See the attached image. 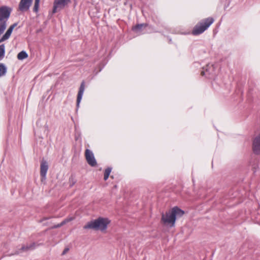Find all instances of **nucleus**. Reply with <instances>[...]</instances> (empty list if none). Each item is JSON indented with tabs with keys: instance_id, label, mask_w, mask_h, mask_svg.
Wrapping results in <instances>:
<instances>
[{
	"instance_id": "nucleus-1",
	"label": "nucleus",
	"mask_w": 260,
	"mask_h": 260,
	"mask_svg": "<svg viewBox=\"0 0 260 260\" xmlns=\"http://www.w3.org/2000/svg\"><path fill=\"white\" fill-rule=\"evenodd\" d=\"M184 213L183 210L178 207H175L165 214L162 213L161 221L165 224L173 227L175 225L176 218L182 216Z\"/></svg>"
},
{
	"instance_id": "nucleus-2",
	"label": "nucleus",
	"mask_w": 260,
	"mask_h": 260,
	"mask_svg": "<svg viewBox=\"0 0 260 260\" xmlns=\"http://www.w3.org/2000/svg\"><path fill=\"white\" fill-rule=\"evenodd\" d=\"M110 221L107 218L99 217L96 219L88 222L84 226V229H92L105 232Z\"/></svg>"
},
{
	"instance_id": "nucleus-3",
	"label": "nucleus",
	"mask_w": 260,
	"mask_h": 260,
	"mask_svg": "<svg viewBox=\"0 0 260 260\" xmlns=\"http://www.w3.org/2000/svg\"><path fill=\"white\" fill-rule=\"evenodd\" d=\"M11 11V8L8 7H0V35L6 28L7 22L10 17Z\"/></svg>"
},
{
	"instance_id": "nucleus-4",
	"label": "nucleus",
	"mask_w": 260,
	"mask_h": 260,
	"mask_svg": "<svg viewBox=\"0 0 260 260\" xmlns=\"http://www.w3.org/2000/svg\"><path fill=\"white\" fill-rule=\"evenodd\" d=\"M214 22L213 18H207L198 23L192 30V34L193 35H198L203 33Z\"/></svg>"
},
{
	"instance_id": "nucleus-5",
	"label": "nucleus",
	"mask_w": 260,
	"mask_h": 260,
	"mask_svg": "<svg viewBox=\"0 0 260 260\" xmlns=\"http://www.w3.org/2000/svg\"><path fill=\"white\" fill-rule=\"evenodd\" d=\"M85 158L87 163L91 167H95L97 165L93 152L87 149L85 152Z\"/></svg>"
},
{
	"instance_id": "nucleus-6",
	"label": "nucleus",
	"mask_w": 260,
	"mask_h": 260,
	"mask_svg": "<svg viewBox=\"0 0 260 260\" xmlns=\"http://www.w3.org/2000/svg\"><path fill=\"white\" fill-rule=\"evenodd\" d=\"M32 0H20L18 10L22 12L27 11L32 4Z\"/></svg>"
},
{
	"instance_id": "nucleus-7",
	"label": "nucleus",
	"mask_w": 260,
	"mask_h": 260,
	"mask_svg": "<svg viewBox=\"0 0 260 260\" xmlns=\"http://www.w3.org/2000/svg\"><path fill=\"white\" fill-rule=\"evenodd\" d=\"M252 149L255 154H260V132L253 139Z\"/></svg>"
},
{
	"instance_id": "nucleus-8",
	"label": "nucleus",
	"mask_w": 260,
	"mask_h": 260,
	"mask_svg": "<svg viewBox=\"0 0 260 260\" xmlns=\"http://www.w3.org/2000/svg\"><path fill=\"white\" fill-rule=\"evenodd\" d=\"M70 1V0H55L53 4L52 13H56L58 11V9H61L63 8Z\"/></svg>"
},
{
	"instance_id": "nucleus-9",
	"label": "nucleus",
	"mask_w": 260,
	"mask_h": 260,
	"mask_svg": "<svg viewBox=\"0 0 260 260\" xmlns=\"http://www.w3.org/2000/svg\"><path fill=\"white\" fill-rule=\"evenodd\" d=\"M48 162L44 160H43L41 162L40 165V175L41 177V181L43 182L46 180V174L48 170Z\"/></svg>"
},
{
	"instance_id": "nucleus-10",
	"label": "nucleus",
	"mask_w": 260,
	"mask_h": 260,
	"mask_svg": "<svg viewBox=\"0 0 260 260\" xmlns=\"http://www.w3.org/2000/svg\"><path fill=\"white\" fill-rule=\"evenodd\" d=\"M36 247V244L35 242H33L29 245H22V247L16 250L14 252L15 254H18L21 253L23 252H26L29 250H32L35 249Z\"/></svg>"
},
{
	"instance_id": "nucleus-11",
	"label": "nucleus",
	"mask_w": 260,
	"mask_h": 260,
	"mask_svg": "<svg viewBox=\"0 0 260 260\" xmlns=\"http://www.w3.org/2000/svg\"><path fill=\"white\" fill-rule=\"evenodd\" d=\"M84 90H85V82L83 81L82 82V83L80 85L78 95H77V104H76V106H77V108H78L79 107V105H80V102L82 100V98Z\"/></svg>"
},
{
	"instance_id": "nucleus-12",
	"label": "nucleus",
	"mask_w": 260,
	"mask_h": 260,
	"mask_svg": "<svg viewBox=\"0 0 260 260\" xmlns=\"http://www.w3.org/2000/svg\"><path fill=\"white\" fill-rule=\"evenodd\" d=\"M17 25V23H15L11 25L8 29L7 30L6 33L3 36V37L0 39V43L3 42L7 40H8L10 37L11 36V35L12 32L13 30Z\"/></svg>"
},
{
	"instance_id": "nucleus-13",
	"label": "nucleus",
	"mask_w": 260,
	"mask_h": 260,
	"mask_svg": "<svg viewBox=\"0 0 260 260\" xmlns=\"http://www.w3.org/2000/svg\"><path fill=\"white\" fill-rule=\"evenodd\" d=\"M148 25L147 24L142 23L138 24L133 27V30L136 33L140 34L144 28H145Z\"/></svg>"
},
{
	"instance_id": "nucleus-14",
	"label": "nucleus",
	"mask_w": 260,
	"mask_h": 260,
	"mask_svg": "<svg viewBox=\"0 0 260 260\" xmlns=\"http://www.w3.org/2000/svg\"><path fill=\"white\" fill-rule=\"evenodd\" d=\"M7 67L4 64L0 63V77L4 76L7 73Z\"/></svg>"
},
{
	"instance_id": "nucleus-15",
	"label": "nucleus",
	"mask_w": 260,
	"mask_h": 260,
	"mask_svg": "<svg viewBox=\"0 0 260 260\" xmlns=\"http://www.w3.org/2000/svg\"><path fill=\"white\" fill-rule=\"evenodd\" d=\"M28 56L27 53L24 51H22L19 52L17 55V58L19 60H23L26 58Z\"/></svg>"
},
{
	"instance_id": "nucleus-16",
	"label": "nucleus",
	"mask_w": 260,
	"mask_h": 260,
	"mask_svg": "<svg viewBox=\"0 0 260 260\" xmlns=\"http://www.w3.org/2000/svg\"><path fill=\"white\" fill-rule=\"evenodd\" d=\"M5 47L4 44L0 45V60L2 59L5 56Z\"/></svg>"
},
{
	"instance_id": "nucleus-17",
	"label": "nucleus",
	"mask_w": 260,
	"mask_h": 260,
	"mask_svg": "<svg viewBox=\"0 0 260 260\" xmlns=\"http://www.w3.org/2000/svg\"><path fill=\"white\" fill-rule=\"evenodd\" d=\"M111 170L112 169L111 168H108L105 170V172H104V179L105 181L107 180L108 179V178H109L110 174L111 172Z\"/></svg>"
},
{
	"instance_id": "nucleus-18",
	"label": "nucleus",
	"mask_w": 260,
	"mask_h": 260,
	"mask_svg": "<svg viewBox=\"0 0 260 260\" xmlns=\"http://www.w3.org/2000/svg\"><path fill=\"white\" fill-rule=\"evenodd\" d=\"M40 1V0L35 1V4L33 8V11L36 13H38L39 11Z\"/></svg>"
},
{
	"instance_id": "nucleus-19",
	"label": "nucleus",
	"mask_w": 260,
	"mask_h": 260,
	"mask_svg": "<svg viewBox=\"0 0 260 260\" xmlns=\"http://www.w3.org/2000/svg\"><path fill=\"white\" fill-rule=\"evenodd\" d=\"M73 219H74V218H72V217L69 218H67L65 220H64L63 221H62L60 224L61 226H62L63 225L66 224L67 222L72 221Z\"/></svg>"
},
{
	"instance_id": "nucleus-20",
	"label": "nucleus",
	"mask_w": 260,
	"mask_h": 260,
	"mask_svg": "<svg viewBox=\"0 0 260 260\" xmlns=\"http://www.w3.org/2000/svg\"><path fill=\"white\" fill-rule=\"evenodd\" d=\"M69 250L68 248H65L62 253V255H64Z\"/></svg>"
},
{
	"instance_id": "nucleus-21",
	"label": "nucleus",
	"mask_w": 260,
	"mask_h": 260,
	"mask_svg": "<svg viewBox=\"0 0 260 260\" xmlns=\"http://www.w3.org/2000/svg\"><path fill=\"white\" fill-rule=\"evenodd\" d=\"M60 226H61L60 224L59 223V224H58L57 225H54L53 226V228H59Z\"/></svg>"
},
{
	"instance_id": "nucleus-22",
	"label": "nucleus",
	"mask_w": 260,
	"mask_h": 260,
	"mask_svg": "<svg viewBox=\"0 0 260 260\" xmlns=\"http://www.w3.org/2000/svg\"><path fill=\"white\" fill-rule=\"evenodd\" d=\"M201 75H202V76L205 75V72L204 71H202V72H201Z\"/></svg>"
}]
</instances>
